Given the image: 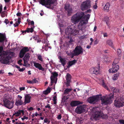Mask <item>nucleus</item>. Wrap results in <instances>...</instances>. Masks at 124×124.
Listing matches in <instances>:
<instances>
[{"label":"nucleus","mask_w":124,"mask_h":124,"mask_svg":"<svg viewBox=\"0 0 124 124\" xmlns=\"http://www.w3.org/2000/svg\"><path fill=\"white\" fill-rule=\"evenodd\" d=\"M22 61V59L19 60L18 61V64L20 65H23V64H22L21 63Z\"/></svg>","instance_id":"603ef678"},{"label":"nucleus","mask_w":124,"mask_h":124,"mask_svg":"<svg viewBox=\"0 0 124 124\" xmlns=\"http://www.w3.org/2000/svg\"><path fill=\"white\" fill-rule=\"evenodd\" d=\"M29 25H31V27H32L34 26V23L33 21H31L29 23Z\"/></svg>","instance_id":"49530a36"},{"label":"nucleus","mask_w":124,"mask_h":124,"mask_svg":"<svg viewBox=\"0 0 124 124\" xmlns=\"http://www.w3.org/2000/svg\"><path fill=\"white\" fill-rule=\"evenodd\" d=\"M16 22L14 24V25L15 27L18 26L20 22V20L19 19H16Z\"/></svg>","instance_id":"c9c22d12"},{"label":"nucleus","mask_w":124,"mask_h":124,"mask_svg":"<svg viewBox=\"0 0 124 124\" xmlns=\"http://www.w3.org/2000/svg\"><path fill=\"white\" fill-rule=\"evenodd\" d=\"M16 16H20L22 15V14L20 13H18L16 14Z\"/></svg>","instance_id":"69168bd1"},{"label":"nucleus","mask_w":124,"mask_h":124,"mask_svg":"<svg viewBox=\"0 0 124 124\" xmlns=\"http://www.w3.org/2000/svg\"><path fill=\"white\" fill-rule=\"evenodd\" d=\"M14 124H21V123L20 121L15 122L14 123H13Z\"/></svg>","instance_id":"e2e57ef3"},{"label":"nucleus","mask_w":124,"mask_h":124,"mask_svg":"<svg viewBox=\"0 0 124 124\" xmlns=\"http://www.w3.org/2000/svg\"><path fill=\"white\" fill-rule=\"evenodd\" d=\"M91 7L89 0H87L82 2L80 6V8L82 11H84Z\"/></svg>","instance_id":"1a4fd4ad"},{"label":"nucleus","mask_w":124,"mask_h":124,"mask_svg":"<svg viewBox=\"0 0 124 124\" xmlns=\"http://www.w3.org/2000/svg\"><path fill=\"white\" fill-rule=\"evenodd\" d=\"M102 116V113L101 112L99 111H96L94 114H93L91 117V120H96L98 119L100 117Z\"/></svg>","instance_id":"9d476101"},{"label":"nucleus","mask_w":124,"mask_h":124,"mask_svg":"<svg viewBox=\"0 0 124 124\" xmlns=\"http://www.w3.org/2000/svg\"><path fill=\"white\" fill-rule=\"evenodd\" d=\"M34 26L31 27V28H28L26 30L23 31L22 32L23 34L24 35L26 33V32H32L34 31L33 29L34 28Z\"/></svg>","instance_id":"5701e85b"},{"label":"nucleus","mask_w":124,"mask_h":124,"mask_svg":"<svg viewBox=\"0 0 124 124\" xmlns=\"http://www.w3.org/2000/svg\"><path fill=\"white\" fill-rule=\"evenodd\" d=\"M51 89L50 88H48L45 91L43 92V93L45 95H47L50 92Z\"/></svg>","instance_id":"72a5a7b5"},{"label":"nucleus","mask_w":124,"mask_h":124,"mask_svg":"<svg viewBox=\"0 0 124 124\" xmlns=\"http://www.w3.org/2000/svg\"><path fill=\"white\" fill-rule=\"evenodd\" d=\"M25 68H19V69H18V70L19 71H22V72L23 71L25 70Z\"/></svg>","instance_id":"3c124183"},{"label":"nucleus","mask_w":124,"mask_h":124,"mask_svg":"<svg viewBox=\"0 0 124 124\" xmlns=\"http://www.w3.org/2000/svg\"><path fill=\"white\" fill-rule=\"evenodd\" d=\"M6 53L4 58H2L1 60V62L4 64L8 63L9 62V58L14 56L15 54L13 52H6Z\"/></svg>","instance_id":"39448f33"},{"label":"nucleus","mask_w":124,"mask_h":124,"mask_svg":"<svg viewBox=\"0 0 124 124\" xmlns=\"http://www.w3.org/2000/svg\"><path fill=\"white\" fill-rule=\"evenodd\" d=\"M21 50L25 53L26 52L29 51V50L27 47H25L22 49Z\"/></svg>","instance_id":"4c0bfd02"},{"label":"nucleus","mask_w":124,"mask_h":124,"mask_svg":"<svg viewBox=\"0 0 124 124\" xmlns=\"http://www.w3.org/2000/svg\"><path fill=\"white\" fill-rule=\"evenodd\" d=\"M100 66H98L95 68H92L90 69V72L92 74L97 75L100 72Z\"/></svg>","instance_id":"4468645a"},{"label":"nucleus","mask_w":124,"mask_h":124,"mask_svg":"<svg viewBox=\"0 0 124 124\" xmlns=\"http://www.w3.org/2000/svg\"><path fill=\"white\" fill-rule=\"evenodd\" d=\"M119 60V58L118 59L117 58H115L112 64L116 65V64L118 62Z\"/></svg>","instance_id":"e433bc0d"},{"label":"nucleus","mask_w":124,"mask_h":124,"mask_svg":"<svg viewBox=\"0 0 124 124\" xmlns=\"http://www.w3.org/2000/svg\"><path fill=\"white\" fill-rule=\"evenodd\" d=\"M93 8L94 9H96L97 8V6L96 3H95V4L93 6Z\"/></svg>","instance_id":"8fccbe9b"},{"label":"nucleus","mask_w":124,"mask_h":124,"mask_svg":"<svg viewBox=\"0 0 124 124\" xmlns=\"http://www.w3.org/2000/svg\"><path fill=\"white\" fill-rule=\"evenodd\" d=\"M30 57V54L29 53H27L25 55V56L23 58L24 61V64L23 65L24 66L27 67L29 66L30 64L28 63V61Z\"/></svg>","instance_id":"9b49d317"},{"label":"nucleus","mask_w":124,"mask_h":124,"mask_svg":"<svg viewBox=\"0 0 124 124\" xmlns=\"http://www.w3.org/2000/svg\"><path fill=\"white\" fill-rule=\"evenodd\" d=\"M102 84L101 85H102L106 89H107L108 90V88L107 87V86L106 85H105V84H104V81L103 80H102Z\"/></svg>","instance_id":"a19ab883"},{"label":"nucleus","mask_w":124,"mask_h":124,"mask_svg":"<svg viewBox=\"0 0 124 124\" xmlns=\"http://www.w3.org/2000/svg\"><path fill=\"white\" fill-rule=\"evenodd\" d=\"M57 97L56 96H54L53 98V100L54 102V104H56L57 103L56 100H57Z\"/></svg>","instance_id":"37998d69"},{"label":"nucleus","mask_w":124,"mask_h":124,"mask_svg":"<svg viewBox=\"0 0 124 124\" xmlns=\"http://www.w3.org/2000/svg\"><path fill=\"white\" fill-rule=\"evenodd\" d=\"M117 54L119 57L121 56V51L120 49H118L117 50Z\"/></svg>","instance_id":"58836bf2"},{"label":"nucleus","mask_w":124,"mask_h":124,"mask_svg":"<svg viewBox=\"0 0 124 124\" xmlns=\"http://www.w3.org/2000/svg\"><path fill=\"white\" fill-rule=\"evenodd\" d=\"M27 83L29 84H33L32 80H27Z\"/></svg>","instance_id":"6e6d98bb"},{"label":"nucleus","mask_w":124,"mask_h":124,"mask_svg":"<svg viewBox=\"0 0 124 124\" xmlns=\"http://www.w3.org/2000/svg\"><path fill=\"white\" fill-rule=\"evenodd\" d=\"M34 66L38 69L39 70H41L43 71L44 70V68L42 67L41 65L40 64L38 63L34 62Z\"/></svg>","instance_id":"412c9836"},{"label":"nucleus","mask_w":124,"mask_h":124,"mask_svg":"<svg viewBox=\"0 0 124 124\" xmlns=\"http://www.w3.org/2000/svg\"><path fill=\"white\" fill-rule=\"evenodd\" d=\"M56 0H40V3L46 7L50 8L54 6V4Z\"/></svg>","instance_id":"20e7f679"},{"label":"nucleus","mask_w":124,"mask_h":124,"mask_svg":"<svg viewBox=\"0 0 124 124\" xmlns=\"http://www.w3.org/2000/svg\"><path fill=\"white\" fill-rule=\"evenodd\" d=\"M2 5L0 4V13L2 10Z\"/></svg>","instance_id":"0e129e2a"},{"label":"nucleus","mask_w":124,"mask_h":124,"mask_svg":"<svg viewBox=\"0 0 124 124\" xmlns=\"http://www.w3.org/2000/svg\"><path fill=\"white\" fill-rule=\"evenodd\" d=\"M58 74L56 72L53 73L52 74V75L51 76L50 78L51 80V85H52L54 83L55 84L56 83V77L57 76Z\"/></svg>","instance_id":"6ab92c4d"},{"label":"nucleus","mask_w":124,"mask_h":124,"mask_svg":"<svg viewBox=\"0 0 124 124\" xmlns=\"http://www.w3.org/2000/svg\"><path fill=\"white\" fill-rule=\"evenodd\" d=\"M108 57L107 56H106L105 57V58H104V61L105 62H107L108 61Z\"/></svg>","instance_id":"4d7b16f0"},{"label":"nucleus","mask_w":124,"mask_h":124,"mask_svg":"<svg viewBox=\"0 0 124 124\" xmlns=\"http://www.w3.org/2000/svg\"><path fill=\"white\" fill-rule=\"evenodd\" d=\"M71 75L69 74H67L66 77V79L67 82H71Z\"/></svg>","instance_id":"7c9ffc66"},{"label":"nucleus","mask_w":124,"mask_h":124,"mask_svg":"<svg viewBox=\"0 0 124 124\" xmlns=\"http://www.w3.org/2000/svg\"><path fill=\"white\" fill-rule=\"evenodd\" d=\"M33 108L31 107H30L28 108V110L30 111L32 110H33Z\"/></svg>","instance_id":"774afa93"},{"label":"nucleus","mask_w":124,"mask_h":124,"mask_svg":"<svg viewBox=\"0 0 124 124\" xmlns=\"http://www.w3.org/2000/svg\"><path fill=\"white\" fill-rule=\"evenodd\" d=\"M82 103V102H80L78 101H72L70 103V105L72 106L73 107Z\"/></svg>","instance_id":"4be33fe9"},{"label":"nucleus","mask_w":124,"mask_h":124,"mask_svg":"<svg viewBox=\"0 0 124 124\" xmlns=\"http://www.w3.org/2000/svg\"><path fill=\"white\" fill-rule=\"evenodd\" d=\"M77 62V60L75 59L72 61H69L68 62L67 68H69L72 65H74Z\"/></svg>","instance_id":"b1692460"},{"label":"nucleus","mask_w":124,"mask_h":124,"mask_svg":"<svg viewBox=\"0 0 124 124\" xmlns=\"http://www.w3.org/2000/svg\"><path fill=\"white\" fill-rule=\"evenodd\" d=\"M58 24L59 27H63V24L62 23H60V22H58Z\"/></svg>","instance_id":"052dcab7"},{"label":"nucleus","mask_w":124,"mask_h":124,"mask_svg":"<svg viewBox=\"0 0 124 124\" xmlns=\"http://www.w3.org/2000/svg\"><path fill=\"white\" fill-rule=\"evenodd\" d=\"M62 117L61 115H58L57 117V118L58 119H61Z\"/></svg>","instance_id":"13d9d810"},{"label":"nucleus","mask_w":124,"mask_h":124,"mask_svg":"<svg viewBox=\"0 0 124 124\" xmlns=\"http://www.w3.org/2000/svg\"><path fill=\"white\" fill-rule=\"evenodd\" d=\"M4 22L7 25L9 23V21L8 19H6L4 21Z\"/></svg>","instance_id":"864d4df0"},{"label":"nucleus","mask_w":124,"mask_h":124,"mask_svg":"<svg viewBox=\"0 0 124 124\" xmlns=\"http://www.w3.org/2000/svg\"><path fill=\"white\" fill-rule=\"evenodd\" d=\"M119 122L121 124H124V120L121 119L119 120Z\"/></svg>","instance_id":"09e8293b"},{"label":"nucleus","mask_w":124,"mask_h":124,"mask_svg":"<svg viewBox=\"0 0 124 124\" xmlns=\"http://www.w3.org/2000/svg\"><path fill=\"white\" fill-rule=\"evenodd\" d=\"M28 117L26 116H24L23 117L21 118L22 120L23 121H25V120L28 119Z\"/></svg>","instance_id":"a18cd8bd"},{"label":"nucleus","mask_w":124,"mask_h":124,"mask_svg":"<svg viewBox=\"0 0 124 124\" xmlns=\"http://www.w3.org/2000/svg\"><path fill=\"white\" fill-rule=\"evenodd\" d=\"M64 8L67 12L68 15L69 16L70 15L71 13L72 9L70 5L68 3L65 4Z\"/></svg>","instance_id":"dca6fc26"},{"label":"nucleus","mask_w":124,"mask_h":124,"mask_svg":"<svg viewBox=\"0 0 124 124\" xmlns=\"http://www.w3.org/2000/svg\"><path fill=\"white\" fill-rule=\"evenodd\" d=\"M3 101L4 106L6 108L11 109L13 107L14 104L13 101H10L5 99H3Z\"/></svg>","instance_id":"6e6552de"},{"label":"nucleus","mask_w":124,"mask_h":124,"mask_svg":"<svg viewBox=\"0 0 124 124\" xmlns=\"http://www.w3.org/2000/svg\"><path fill=\"white\" fill-rule=\"evenodd\" d=\"M22 113L23 115L24 114V111L23 110H20L15 112L12 116V118H15V117L20 116Z\"/></svg>","instance_id":"f3484780"},{"label":"nucleus","mask_w":124,"mask_h":124,"mask_svg":"<svg viewBox=\"0 0 124 124\" xmlns=\"http://www.w3.org/2000/svg\"><path fill=\"white\" fill-rule=\"evenodd\" d=\"M25 53L21 50L20 53V57L21 58H22L24 56Z\"/></svg>","instance_id":"ea45409f"},{"label":"nucleus","mask_w":124,"mask_h":124,"mask_svg":"<svg viewBox=\"0 0 124 124\" xmlns=\"http://www.w3.org/2000/svg\"><path fill=\"white\" fill-rule=\"evenodd\" d=\"M112 68L109 70V71L110 73H114L118 71L119 68V67L118 65H113L112 64Z\"/></svg>","instance_id":"a211bd4d"},{"label":"nucleus","mask_w":124,"mask_h":124,"mask_svg":"<svg viewBox=\"0 0 124 124\" xmlns=\"http://www.w3.org/2000/svg\"><path fill=\"white\" fill-rule=\"evenodd\" d=\"M44 123L49 124L50 122V121L48 118H46L44 119Z\"/></svg>","instance_id":"c03bdc74"},{"label":"nucleus","mask_w":124,"mask_h":124,"mask_svg":"<svg viewBox=\"0 0 124 124\" xmlns=\"http://www.w3.org/2000/svg\"><path fill=\"white\" fill-rule=\"evenodd\" d=\"M15 104L16 105L18 106L22 105L23 104V102L21 99L18 98L16 101Z\"/></svg>","instance_id":"393cba45"},{"label":"nucleus","mask_w":124,"mask_h":124,"mask_svg":"<svg viewBox=\"0 0 124 124\" xmlns=\"http://www.w3.org/2000/svg\"><path fill=\"white\" fill-rule=\"evenodd\" d=\"M72 90L71 88H67L65 89L63 92V94H69V93Z\"/></svg>","instance_id":"c85d7f7f"},{"label":"nucleus","mask_w":124,"mask_h":124,"mask_svg":"<svg viewBox=\"0 0 124 124\" xmlns=\"http://www.w3.org/2000/svg\"><path fill=\"white\" fill-rule=\"evenodd\" d=\"M119 76V75L118 74L116 73V74H114L112 77L113 79L114 80H117L118 79Z\"/></svg>","instance_id":"473e14b6"},{"label":"nucleus","mask_w":124,"mask_h":124,"mask_svg":"<svg viewBox=\"0 0 124 124\" xmlns=\"http://www.w3.org/2000/svg\"><path fill=\"white\" fill-rule=\"evenodd\" d=\"M7 41L5 36L4 34L0 33V61L2 58H4V56L6 54V52L3 50V46L4 43Z\"/></svg>","instance_id":"7ed1b4c3"},{"label":"nucleus","mask_w":124,"mask_h":124,"mask_svg":"<svg viewBox=\"0 0 124 124\" xmlns=\"http://www.w3.org/2000/svg\"><path fill=\"white\" fill-rule=\"evenodd\" d=\"M113 95L112 94L101 97V104L102 105H104L111 103L113 100ZM100 99L99 95L93 96L88 98L87 101L91 104H96Z\"/></svg>","instance_id":"f03ea898"},{"label":"nucleus","mask_w":124,"mask_h":124,"mask_svg":"<svg viewBox=\"0 0 124 124\" xmlns=\"http://www.w3.org/2000/svg\"><path fill=\"white\" fill-rule=\"evenodd\" d=\"M32 80L33 82V84L36 83L38 82V81L35 78L33 79Z\"/></svg>","instance_id":"5fc2aeb1"},{"label":"nucleus","mask_w":124,"mask_h":124,"mask_svg":"<svg viewBox=\"0 0 124 124\" xmlns=\"http://www.w3.org/2000/svg\"><path fill=\"white\" fill-rule=\"evenodd\" d=\"M19 89L20 91L24 90L25 89V87H21L19 88Z\"/></svg>","instance_id":"bf43d9fd"},{"label":"nucleus","mask_w":124,"mask_h":124,"mask_svg":"<svg viewBox=\"0 0 124 124\" xmlns=\"http://www.w3.org/2000/svg\"><path fill=\"white\" fill-rule=\"evenodd\" d=\"M42 42L44 44L43 46L42 47V51H44V50L46 51L47 50L48 48L49 47L48 46V43L47 39H44L42 41Z\"/></svg>","instance_id":"2eb2a0df"},{"label":"nucleus","mask_w":124,"mask_h":124,"mask_svg":"<svg viewBox=\"0 0 124 124\" xmlns=\"http://www.w3.org/2000/svg\"><path fill=\"white\" fill-rule=\"evenodd\" d=\"M110 88L112 92L113 93V94H114L115 93H117L119 92V90L117 88H115L113 87H111Z\"/></svg>","instance_id":"bb28decb"},{"label":"nucleus","mask_w":124,"mask_h":124,"mask_svg":"<svg viewBox=\"0 0 124 124\" xmlns=\"http://www.w3.org/2000/svg\"><path fill=\"white\" fill-rule=\"evenodd\" d=\"M31 96L29 94L25 95L24 96V103L25 104L29 103L31 102Z\"/></svg>","instance_id":"aec40b11"},{"label":"nucleus","mask_w":124,"mask_h":124,"mask_svg":"<svg viewBox=\"0 0 124 124\" xmlns=\"http://www.w3.org/2000/svg\"><path fill=\"white\" fill-rule=\"evenodd\" d=\"M64 94H63L62 98V102L64 103V102L66 101L68 99L67 96L64 95Z\"/></svg>","instance_id":"c756f323"},{"label":"nucleus","mask_w":124,"mask_h":124,"mask_svg":"<svg viewBox=\"0 0 124 124\" xmlns=\"http://www.w3.org/2000/svg\"><path fill=\"white\" fill-rule=\"evenodd\" d=\"M51 89L50 88H48L45 91L43 92V93L45 95H47L50 92Z\"/></svg>","instance_id":"f704fd0d"},{"label":"nucleus","mask_w":124,"mask_h":124,"mask_svg":"<svg viewBox=\"0 0 124 124\" xmlns=\"http://www.w3.org/2000/svg\"><path fill=\"white\" fill-rule=\"evenodd\" d=\"M85 111V108L84 105L78 106L75 110V112L78 114H80Z\"/></svg>","instance_id":"ddd939ff"},{"label":"nucleus","mask_w":124,"mask_h":124,"mask_svg":"<svg viewBox=\"0 0 124 124\" xmlns=\"http://www.w3.org/2000/svg\"><path fill=\"white\" fill-rule=\"evenodd\" d=\"M91 11V9H89L85 12H77L71 17V22L74 24H76L80 21L78 25V27L80 30H83L84 25L87 23L91 15L90 14L85 15V14L87 13H90Z\"/></svg>","instance_id":"f257e3e1"},{"label":"nucleus","mask_w":124,"mask_h":124,"mask_svg":"<svg viewBox=\"0 0 124 124\" xmlns=\"http://www.w3.org/2000/svg\"><path fill=\"white\" fill-rule=\"evenodd\" d=\"M110 5L109 3L107 2L105 5L103 9L104 11L106 12L108 11Z\"/></svg>","instance_id":"a878e982"},{"label":"nucleus","mask_w":124,"mask_h":124,"mask_svg":"<svg viewBox=\"0 0 124 124\" xmlns=\"http://www.w3.org/2000/svg\"><path fill=\"white\" fill-rule=\"evenodd\" d=\"M104 20L106 22V23L107 24V25H108V22H107L109 20V17L108 16H105L104 17Z\"/></svg>","instance_id":"79ce46f5"},{"label":"nucleus","mask_w":124,"mask_h":124,"mask_svg":"<svg viewBox=\"0 0 124 124\" xmlns=\"http://www.w3.org/2000/svg\"><path fill=\"white\" fill-rule=\"evenodd\" d=\"M34 113V114L35 116H39V114L37 112H36L35 113Z\"/></svg>","instance_id":"338daca9"},{"label":"nucleus","mask_w":124,"mask_h":124,"mask_svg":"<svg viewBox=\"0 0 124 124\" xmlns=\"http://www.w3.org/2000/svg\"><path fill=\"white\" fill-rule=\"evenodd\" d=\"M114 105L116 107L118 108L124 106V99L123 100V98H121L117 101V99L115 101Z\"/></svg>","instance_id":"f8f14e48"},{"label":"nucleus","mask_w":124,"mask_h":124,"mask_svg":"<svg viewBox=\"0 0 124 124\" xmlns=\"http://www.w3.org/2000/svg\"><path fill=\"white\" fill-rule=\"evenodd\" d=\"M45 107L46 108H48L49 109L51 108L49 104H48L46 106H45Z\"/></svg>","instance_id":"680f3d73"},{"label":"nucleus","mask_w":124,"mask_h":124,"mask_svg":"<svg viewBox=\"0 0 124 124\" xmlns=\"http://www.w3.org/2000/svg\"><path fill=\"white\" fill-rule=\"evenodd\" d=\"M78 32L79 31L78 30H72L70 26H69L66 29L65 31L66 34L72 36L77 35Z\"/></svg>","instance_id":"0eeeda50"},{"label":"nucleus","mask_w":124,"mask_h":124,"mask_svg":"<svg viewBox=\"0 0 124 124\" xmlns=\"http://www.w3.org/2000/svg\"><path fill=\"white\" fill-rule=\"evenodd\" d=\"M38 58L39 60L41 62L43 61V59L42 56L40 55H39L38 56Z\"/></svg>","instance_id":"de8ad7c7"},{"label":"nucleus","mask_w":124,"mask_h":124,"mask_svg":"<svg viewBox=\"0 0 124 124\" xmlns=\"http://www.w3.org/2000/svg\"><path fill=\"white\" fill-rule=\"evenodd\" d=\"M107 44L108 45L110 46L113 48L114 45L112 41L110 40H108L107 41Z\"/></svg>","instance_id":"2f4dec72"},{"label":"nucleus","mask_w":124,"mask_h":124,"mask_svg":"<svg viewBox=\"0 0 124 124\" xmlns=\"http://www.w3.org/2000/svg\"><path fill=\"white\" fill-rule=\"evenodd\" d=\"M83 51H84L82 48L81 47L77 46L75 48L74 51L73 53H68V54L69 55H71V57L73 58L74 56L78 55L81 54H82Z\"/></svg>","instance_id":"423d86ee"},{"label":"nucleus","mask_w":124,"mask_h":124,"mask_svg":"<svg viewBox=\"0 0 124 124\" xmlns=\"http://www.w3.org/2000/svg\"><path fill=\"white\" fill-rule=\"evenodd\" d=\"M60 62L63 66H64L66 64V60L65 58H63L61 57L59 58Z\"/></svg>","instance_id":"cd10ccee"}]
</instances>
